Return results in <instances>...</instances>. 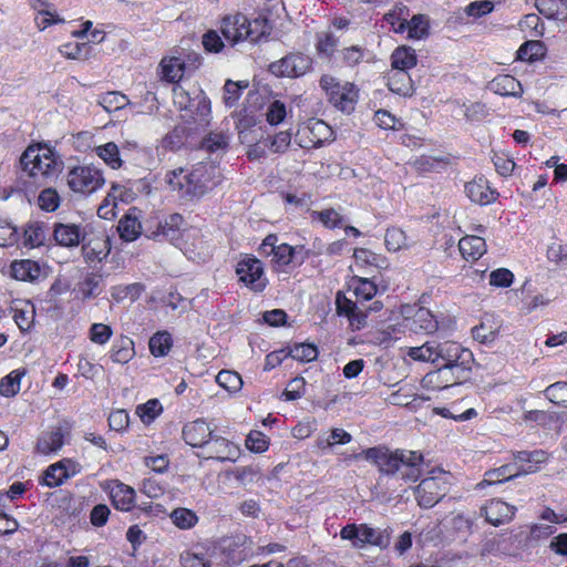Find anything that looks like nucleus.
<instances>
[{
    "label": "nucleus",
    "instance_id": "nucleus-1",
    "mask_svg": "<svg viewBox=\"0 0 567 567\" xmlns=\"http://www.w3.org/2000/svg\"><path fill=\"white\" fill-rule=\"evenodd\" d=\"M378 289L374 282L367 278H353L348 293L339 291L336 296L337 312L339 316L348 318L352 330H361L367 324L368 310L378 311L382 305L379 301L373 302L369 308L363 307V302L372 299Z\"/></svg>",
    "mask_w": 567,
    "mask_h": 567
},
{
    "label": "nucleus",
    "instance_id": "nucleus-2",
    "mask_svg": "<svg viewBox=\"0 0 567 567\" xmlns=\"http://www.w3.org/2000/svg\"><path fill=\"white\" fill-rule=\"evenodd\" d=\"M377 465L384 474H394L403 471V477L415 481L420 475L419 466L423 462L422 454L414 451L392 452L384 446H375L364 450L359 456Z\"/></svg>",
    "mask_w": 567,
    "mask_h": 567
},
{
    "label": "nucleus",
    "instance_id": "nucleus-3",
    "mask_svg": "<svg viewBox=\"0 0 567 567\" xmlns=\"http://www.w3.org/2000/svg\"><path fill=\"white\" fill-rule=\"evenodd\" d=\"M219 29L224 39L230 45H236L244 41L259 42L270 34L271 24L265 17L249 19L245 14L237 12L225 16L220 21Z\"/></svg>",
    "mask_w": 567,
    "mask_h": 567
},
{
    "label": "nucleus",
    "instance_id": "nucleus-4",
    "mask_svg": "<svg viewBox=\"0 0 567 567\" xmlns=\"http://www.w3.org/2000/svg\"><path fill=\"white\" fill-rule=\"evenodd\" d=\"M278 236L268 235L260 244L258 251L264 257H270L274 271L288 274L301 266L309 257V250L305 246H290L278 243Z\"/></svg>",
    "mask_w": 567,
    "mask_h": 567
},
{
    "label": "nucleus",
    "instance_id": "nucleus-5",
    "mask_svg": "<svg viewBox=\"0 0 567 567\" xmlns=\"http://www.w3.org/2000/svg\"><path fill=\"white\" fill-rule=\"evenodd\" d=\"M173 102L179 111L184 112L182 117L199 127L209 124L212 107L206 94L198 87L192 92L177 84L173 87Z\"/></svg>",
    "mask_w": 567,
    "mask_h": 567
},
{
    "label": "nucleus",
    "instance_id": "nucleus-6",
    "mask_svg": "<svg viewBox=\"0 0 567 567\" xmlns=\"http://www.w3.org/2000/svg\"><path fill=\"white\" fill-rule=\"evenodd\" d=\"M23 171L33 177H49L58 173L60 161L47 144L30 145L21 156Z\"/></svg>",
    "mask_w": 567,
    "mask_h": 567
},
{
    "label": "nucleus",
    "instance_id": "nucleus-7",
    "mask_svg": "<svg viewBox=\"0 0 567 567\" xmlns=\"http://www.w3.org/2000/svg\"><path fill=\"white\" fill-rule=\"evenodd\" d=\"M452 482V475L442 468H434L429 476L416 486L414 495L417 504L424 508H431L447 493Z\"/></svg>",
    "mask_w": 567,
    "mask_h": 567
},
{
    "label": "nucleus",
    "instance_id": "nucleus-8",
    "mask_svg": "<svg viewBox=\"0 0 567 567\" xmlns=\"http://www.w3.org/2000/svg\"><path fill=\"white\" fill-rule=\"evenodd\" d=\"M220 183V171L212 163H198L188 169V184L185 186V198L194 199L204 196Z\"/></svg>",
    "mask_w": 567,
    "mask_h": 567
},
{
    "label": "nucleus",
    "instance_id": "nucleus-9",
    "mask_svg": "<svg viewBox=\"0 0 567 567\" xmlns=\"http://www.w3.org/2000/svg\"><path fill=\"white\" fill-rule=\"evenodd\" d=\"M320 87L326 92L330 103L340 111L351 113L354 110L358 89L353 83H341L332 75L324 74L320 79Z\"/></svg>",
    "mask_w": 567,
    "mask_h": 567
},
{
    "label": "nucleus",
    "instance_id": "nucleus-10",
    "mask_svg": "<svg viewBox=\"0 0 567 567\" xmlns=\"http://www.w3.org/2000/svg\"><path fill=\"white\" fill-rule=\"evenodd\" d=\"M104 183L103 171L94 165L74 166L66 174L69 188L82 195H90L99 190Z\"/></svg>",
    "mask_w": 567,
    "mask_h": 567
},
{
    "label": "nucleus",
    "instance_id": "nucleus-11",
    "mask_svg": "<svg viewBox=\"0 0 567 567\" xmlns=\"http://www.w3.org/2000/svg\"><path fill=\"white\" fill-rule=\"evenodd\" d=\"M239 282L255 292H261L268 285L264 264L252 255H243L236 265Z\"/></svg>",
    "mask_w": 567,
    "mask_h": 567
},
{
    "label": "nucleus",
    "instance_id": "nucleus-12",
    "mask_svg": "<svg viewBox=\"0 0 567 567\" xmlns=\"http://www.w3.org/2000/svg\"><path fill=\"white\" fill-rule=\"evenodd\" d=\"M435 363L449 367L452 371H465L471 369L473 353L454 341H435Z\"/></svg>",
    "mask_w": 567,
    "mask_h": 567
},
{
    "label": "nucleus",
    "instance_id": "nucleus-13",
    "mask_svg": "<svg viewBox=\"0 0 567 567\" xmlns=\"http://www.w3.org/2000/svg\"><path fill=\"white\" fill-rule=\"evenodd\" d=\"M333 140L332 128L321 120H309L298 130L296 141L302 148L321 147Z\"/></svg>",
    "mask_w": 567,
    "mask_h": 567
},
{
    "label": "nucleus",
    "instance_id": "nucleus-14",
    "mask_svg": "<svg viewBox=\"0 0 567 567\" xmlns=\"http://www.w3.org/2000/svg\"><path fill=\"white\" fill-rule=\"evenodd\" d=\"M403 321L401 327L410 331L432 333L437 329V321L431 311L416 305H406L402 307Z\"/></svg>",
    "mask_w": 567,
    "mask_h": 567
},
{
    "label": "nucleus",
    "instance_id": "nucleus-15",
    "mask_svg": "<svg viewBox=\"0 0 567 567\" xmlns=\"http://www.w3.org/2000/svg\"><path fill=\"white\" fill-rule=\"evenodd\" d=\"M340 537L350 540L354 547L359 548L365 545L382 546L389 540L388 536L367 524H349L341 529Z\"/></svg>",
    "mask_w": 567,
    "mask_h": 567
},
{
    "label": "nucleus",
    "instance_id": "nucleus-16",
    "mask_svg": "<svg viewBox=\"0 0 567 567\" xmlns=\"http://www.w3.org/2000/svg\"><path fill=\"white\" fill-rule=\"evenodd\" d=\"M176 246L192 260L200 261L209 256L208 243L202 230L195 227L183 229Z\"/></svg>",
    "mask_w": 567,
    "mask_h": 567
},
{
    "label": "nucleus",
    "instance_id": "nucleus-17",
    "mask_svg": "<svg viewBox=\"0 0 567 567\" xmlns=\"http://www.w3.org/2000/svg\"><path fill=\"white\" fill-rule=\"evenodd\" d=\"M312 60L310 56L295 53L272 62L269 71L276 76L299 78L311 70Z\"/></svg>",
    "mask_w": 567,
    "mask_h": 567
},
{
    "label": "nucleus",
    "instance_id": "nucleus-18",
    "mask_svg": "<svg viewBox=\"0 0 567 567\" xmlns=\"http://www.w3.org/2000/svg\"><path fill=\"white\" fill-rule=\"evenodd\" d=\"M240 453V447L234 442L213 435L199 455L206 460L234 463L239 458Z\"/></svg>",
    "mask_w": 567,
    "mask_h": 567
},
{
    "label": "nucleus",
    "instance_id": "nucleus-19",
    "mask_svg": "<svg viewBox=\"0 0 567 567\" xmlns=\"http://www.w3.org/2000/svg\"><path fill=\"white\" fill-rule=\"evenodd\" d=\"M252 542L246 536H237L235 538L223 542L224 557L217 563H226V567L238 565L252 555Z\"/></svg>",
    "mask_w": 567,
    "mask_h": 567
},
{
    "label": "nucleus",
    "instance_id": "nucleus-20",
    "mask_svg": "<svg viewBox=\"0 0 567 567\" xmlns=\"http://www.w3.org/2000/svg\"><path fill=\"white\" fill-rule=\"evenodd\" d=\"M515 514L516 507L499 498L489 499L481 507V515L493 526L509 523Z\"/></svg>",
    "mask_w": 567,
    "mask_h": 567
},
{
    "label": "nucleus",
    "instance_id": "nucleus-21",
    "mask_svg": "<svg viewBox=\"0 0 567 567\" xmlns=\"http://www.w3.org/2000/svg\"><path fill=\"white\" fill-rule=\"evenodd\" d=\"M79 472V464L70 458H64L50 465L44 473V484L49 487H56Z\"/></svg>",
    "mask_w": 567,
    "mask_h": 567
},
{
    "label": "nucleus",
    "instance_id": "nucleus-22",
    "mask_svg": "<svg viewBox=\"0 0 567 567\" xmlns=\"http://www.w3.org/2000/svg\"><path fill=\"white\" fill-rule=\"evenodd\" d=\"M213 435V430L204 420L187 423L183 429L185 442L193 447H199L202 451Z\"/></svg>",
    "mask_w": 567,
    "mask_h": 567
},
{
    "label": "nucleus",
    "instance_id": "nucleus-23",
    "mask_svg": "<svg viewBox=\"0 0 567 567\" xmlns=\"http://www.w3.org/2000/svg\"><path fill=\"white\" fill-rule=\"evenodd\" d=\"M186 64L181 55H166L158 65V74L163 81L177 83L183 79Z\"/></svg>",
    "mask_w": 567,
    "mask_h": 567
},
{
    "label": "nucleus",
    "instance_id": "nucleus-24",
    "mask_svg": "<svg viewBox=\"0 0 567 567\" xmlns=\"http://www.w3.org/2000/svg\"><path fill=\"white\" fill-rule=\"evenodd\" d=\"M65 432L61 427H52L42 432L35 444V452L42 455L58 453L64 445Z\"/></svg>",
    "mask_w": 567,
    "mask_h": 567
},
{
    "label": "nucleus",
    "instance_id": "nucleus-25",
    "mask_svg": "<svg viewBox=\"0 0 567 567\" xmlns=\"http://www.w3.org/2000/svg\"><path fill=\"white\" fill-rule=\"evenodd\" d=\"M467 197L480 205H488L496 199V192L493 190L488 181L484 177L474 178L465 185Z\"/></svg>",
    "mask_w": 567,
    "mask_h": 567
},
{
    "label": "nucleus",
    "instance_id": "nucleus-26",
    "mask_svg": "<svg viewBox=\"0 0 567 567\" xmlns=\"http://www.w3.org/2000/svg\"><path fill=\"white\" fill-rule=\"evenodd\" d=\"M110 250L109 238L105 236H94L82 247L83 257L91 265L104 260L109 256Z\"/></svg>",
    "mask_w": 567,
    "mask_h": 567
},
{
    "label": "nucleus",
    "instance_id": "nucleus-27",
    "mask_svg": "<svg viewBox=\"0 0 567 567\" xmlns=\"http://www.w3.org/2000/svg\"><path fill=\"white\" fill-rule=\"evenodd\" d=\"M458 379L460 377H455V371H452L451 368L441 367L435 371L426 373L422 383L430 390H443L456 384Z\"/></svg>",
    "mask_w": 567,
    "mask_h": 567
},
{
    "label": "nucleus",
    "instance_id": "nucleus-28",
    "mask_svg": "<svg viewBox=\"0 0 567 567\" xmlns=\"http://www.w3.org/2000/svg\"><path fill=\"white\" fill-rule=\"evenodd\" d=\"M110 495L113 505L120 511L127 512L132 509L135 504V489L118 481L112 483Z\"/></svg>",
    "mask_w": 567,
    "mask_h": 567
},
{
    "label": "nucleus",
    "instance_id": "nucleus-29",
    "mask_svg": "<svg viewBox=\"0 0 567 567\" xmlns=\"http://www.w3.org/2000/svg\"><path fill=\"white\" fill-rule=\"evenodd\" d=\"M494 10V3L489 0H477L468 3L455 12L457 22L467 24L476 19L487 16Z\"/></svg>",
    "mask_w": 567,
    "mask_h": 567
},
{
    "label": "nucleus",
    "instance_id": "nucleus-30",
    "mask_svg": "<svg viewBox=\"0 0 567 567\" xmlns=\"http://www.w3.org/2000/svg\"><path fill=\"white\" fill-rule=\"evenodd\" d=\"M13 312V320L22 332H28L34 324L35 308L34 305L28 300H18L11 307Z\"/></svg>",
    "mask_w": 567,
    "mask_h": 567
},
{
    "label": "nucleus",
    "instance_id": "nucleus-31",
    "mask_svg": "<svg viewBox=\"0 0 567 567\" xmlns=\"http://www.w3.org/2000/svg\"><path fill=\"white\" fill-rule=\"evenodd\" d=\"M489 90L502 96L519 97L523 86L518 80L508 74L497 75L489 82Z\"/></svg>",
    "mask_w": 567,
    "mask_h": 567
},
{
    "label": "nucleus",
    "instance_id": "nucleus-32",
    "mask_svg": "<svg viewBox=\"0 0 567 567\" xmlns=\"http://www.w3.org/2000/svg\"><path fill=\"white\" fill-rule=\"evenodd\" d=\"M109 355L114 363H128L135 355L134 341L130 337L121 336L113 342Z\"/></svg>",
    "mask_w": 567,
    "mask_h": 567
},
{
    "label": "nucleus",
    "instance_id": "nucleus-33",
    "mask_svg": "<svg viewBox=\"0 0 567 567\" xmlns=\"http://www.w3.org/2000/svg\"><path fill=\"white\" fill-rule=\"evenodd\" d=\"M10 275L17 280L34 281L41 276V267L34 260H14L10 265Z\"/></svg>",
    "mask_w": 567,
    "mask_h": 567
},
{
    "label": "nucleus",
    "instance_id": "nucleus-34",
    "mask_svg": "<svg viewBox=\"0 0 567 567\" xmlns=\"http://www.w3.org/2000/svg\"><path fill=\"white\" fill-rule=\"evenodd\" d=\"M118 233L122 239L126 241L135 240L142 233V224L140 221V212L132 208L121 218L118 223Z\"/></svg>",
    "mask_w": 567,
    "mask_h": 567
},
{
    "label": "nucleus",
    "instance_id": "nucleus-35",
    "mask_svg": "<svg viewBox=\"0 0 567 567\" xmlns=\"http://www.w3.org/2000/svg\"><path fill=\"white\" fill-rule=\"evenodd\" d=\"M458 248L466 260H477L486 252V243L478 235H467L460 240Z\"/></svg>",
    "mask_w": 567,
    "mask_h": 567
},
{
    "label": "nucleus",
    "instance_id": "nucleus-36",
    "mask_svg": "<svg viewBox=\"0 0 567 567\" xmlns=\"http://www.w3.org/2000/svg\"><path fill=\"white\" fill-rule=\"evenodd\" d=\"M499 332V323L491 315H485L480 324L473 327L472 336L481 343L493 342Z\"/></svg>",
    "mask_w": 567,
    "mask_h": 567
},
{
    "label": "nucleus",
    "instance_id": "nucleus-37",
    "mask_svg": "<svg viewBox=\"0 0 567 567\" xmlns=\"http://www.w3.org/2000/svg\"><path fill=\"white\" fill-rule=\"evenodd\" d=\"M388 86L390 91L402 96H410L414 92L408 71L392 69L388 74Z\"/></svg>",
    "mask_w": 567,
    "mask_h": 567
},
{
    "label": "nucleus",
    "instance_id": "nucleus-38",
    "mask_svg": "<svg viewBox=\"0 0 567 567\" xmlns=\"http://www.w3.org/2000/svg\"><path fill=\"white\" fill-rule=\"evenodd\" d=\"M95 155L112 169H118L123 165L120 146L114 142H107L93 148Z\"/></svg>",
    "mask_w": 567,
    "mask_h": 567
},
{
    "label": "nucleus",
    "instance_id": "nucleus-39",
    "mask_svg": "<svg viewBox=\"0 0 567 567\" xmlns=\"http://www.w3.org/2000/svg\"><path fill=\"white\" fill-rule=\"evenodd\" d=\"M417 63V56L415 50L410 47H399L391 55L392 69L409 71L413 69Z\"/></svg>",
    "mask_w": 567,
    "mask_h": 567
},
{
    "label": "nucleus",
    "instance_id": "nucleus-40",
    "mask_svg": "<svg viewBox=\"0 0 567 567\" xmlns=\"http://www.w3.org/2000/svg\"><path fill=\"white\" fill-rule=\"evenodd\" d=\"M514 467H515V465L507 464V465H503L498 468L486 472L484 480L476 485V488L482 489L486 485L502 483L504 481H507L509 478L520 475V472L518 471V468L514 470Z\"/></svg>",
    "mask_w": 567,
    "mask_h": 567
},
{
    "label": "nucleus",
    "instance_id": "nucleus-41",
    "mask_svg": "<svg viewBox=\"0 0 567 567\" xmlns=\"http://www.w3.org/2000/svg\"><path fill=\"white\" fill-rule=\"evenodd\" d=\"M435 341H426L420 347H409L402 349L404 358L409 357L413 361L435 363Z\"/></svg>",
    "mask_w": 567,
    "mask_h": 567
},
{
    "label": "nucleus",
    "instance_id": "nucleus-42",
    "mask_svg": "<svg viewBox=\"0 0 567 567\" xmlns=\"http://www.w3.org/2000/svg\"><path fill=\"white\" fill-rule=\"evenodd\" d=\"M54 238L62 246H75L80 243L81 239L80 227L73 224H59L54 228Z\"/></svg>",
    "mask_w": 567,
    "mask_h": 567
},
{
    "label": "nucleus",
    "instance_id": "nucleus-43",
    "mask_svg": "<svg viewBox=\"0 0 567 567\" xmlns=\"http://www.w3.org/2000/svg\"><path fill=\"white\" fill-rule=\"evenodd\" d=\"M405 31L411 40H422L430 34V21L424 14H415L410 21H406Z\"/></svg>",
    "mask_w": 567,
    "mask_h": 567
},
{
    "label": "nucleus",
    "instance_id": "nucleus-44",
    "mask_svg": "<svg viewBox=\"0 0 567 567\" xmlns=\"http://www.w3.org/2000/svg\"><path fill=\"white\" fill-rule=\"evenodd\" d=\"M173 347V339L167 331H158L151 337L148 348L154 357H165Z\"/></svg>",
    "mask_w": 567,
    "mask_h": 567
},
{
    "label": "nucleus",
    "instance_id": "nucleus-45",
    "mask_svg": "<svg viewBox=\"0 0 567 567\" xmlns=\"http://www.w3.org/2000/svg\"><path fill=\"white\" fill-rule=\"evenodd\" d=\"M546 54V48L538 40L527 41L517 50V59L520 61L534 62L540 60Z\"/></svg>",
    "mask_w": 567,
    "mask_h": 567
},
{
    "label": "nucleus",
    "instance_id": "nucleus-46",
    "mask_svg": "<svg viewBox=\"0 0 567 567\" xmlns=\"http://www.w3.org/2000/svg\"><path fill=\"white\" fill-rule=\"evenodd\" d=\"M310 218L313 221H319L324 227L331 229L342 227L344 224L343 216L333 208H328L323 210H312L310 213Z\"/></svg>",
    "mask_w": 567,
    "mask_h": 567
},
{
    "label": "nucleus",
    "instance_id": "nucleus-47",
    "mask_svg": "<svg viewBox=\"0 0 567 567\" xmlns=\"http://www.w3.org/2000/svg\"><path fill=\"white\" fill-rule=\"evenodd\" d=\"M97 102L109 113L120 111L130 104L127 96L117 91L101 94Z\"/></svg>",
    "mask_w": 567,
    "mask_h": 567
},
{
    "label": "nucleus",
    "instance_id": "nucleus-48",
    "mask_svg": "<svg viewBox=\"0 0 567 567\" xmlns=\"http://www.w3.org/2000/svg\"><path fill=\"white\" fill-rule=\"evenodd\" d=\"M249 85L248 81H231L227 80L224 85L223 100L227 107L235 106L243 95V91Z\"/></svg>",
    "mask_w": 567,
    "mask_h": 567
},
{
    "label": "nucleus",
    "instance_id": "nucleus-49",
    "mask_svg": "<svg viewBox=\"0 0 567 567\" xmlns=\"http://www.w3.org/2000/svg\"><path fill=\"white\" fill-rule=\"evenodd\" d=\"M24 371L13 370L0 381V394L6 398H12L19 393L21 388V379Z\"/></svg>",
    "mask_w": 567,
    "mask_h": 567
},
{
    "label": "nucleus",
    "instance_id": "nucleus-50",
    "mask_svg": "<svg viewBox=\"0 0 567 567\" xmlns=\"http://www.w3.org/2000/svg\"><path fill=\"white\" fill-rule=\"evenodd\" d=\"M167 186L177 192L179 197L185 198V186L188 184V169L176 168L168 171L165 175Z\"/></svg>",
    "mask_w": 567,
    "mask_h": 567
},
{
    "label": "nucleus",
    "instance_id": "nucleus-51",
    "mask_svg": "<svg viewBox=\"0 0 567 567\" xmlns=\"http://www.w3.org/2000/svg\"><path fill=\"white\" fill-rule=\"evenodd\" d=\"M172 523L179 529H190L198 523V516L185 507L175 508L169 515Z\"/></svg>",
    "mask_w": 567,
    "mask_h": 567
},
{
    "label": "nucleus",
    "instance_id": "nucleus-52",
    "mask_svg": "<svg viewBox=\"0 0 567 567\" xmlns=\"http://www.w3.org/2000/svg\"><path fill=\"white\" fill-rule=\"evenodd\" d=\"M288 115L286 104L280 100H272L268 103L265 116L266 121L271 126L281 124Z\"/></svg>",
    "mask_w": 567,
    "mask_h": 567
},
{
    "label": "nucleus",
    "instance_id": "nucleus-53",
    "mask_svg": "<svg viewBox=\"0 0 567 567\" xmlns=\"http://www.w3.org/2000/svg\"><path fill=\"white\" fill-rule=\"evenodd\" d=\"M408 17L409 9L404 6H398L384 16V20L395 33H403L406 28Z\"/></svg>",
    "mask_w": 567,
    "mask_h": 567
},
{
    "label": "nucleus",
    "instance_id": "nucleus-54",
    "mask_svg": "<svg viewBox=\"0 0 567 567\" xmlns=\"http://www.w3.org/2000/svg\"><path fill=\"white\" fill-rule=\"evenodd\" d=\"M339 44L338 38L330 32H321L316 38V50L320 56L331 58Z\"/></svg>",
    "mask_w": 567,
    "mask_h": 567
},
{
    "label": "nucleus",
    "instance_id": "nucleus-55",
    "mask_svg": "<svg viewBox=\"0 0 567 567\" xmlns=\"http://www.w3.org/2000/svg\"><path fill=\"white\" fill-rule=\"evenodd\" d=\"M183 217L179 214H172L165 220L159 224L161 234L167 237L169 240L178 241L179 230L183 225Z\"/></svg>",
    "mask_w": 567,
    "mask_h": 567
},
{
    "label": "nucleus",
    "instance_id": "nucleus-56",
    "mask_svg": "<svg viewBox=\"0 0 567 567\" xmlns=\"http://www.w3.org/2000/svg\"><path fill=\"white\" fill-rule=\"evenodd\" d=\"M216 382L229 393H237L243 388L241 377L235 371L221 370L216 375Z\"/></svg>",
    "mask_w": 567,
    "mask_h": 567
},
{
    "label": "nucleus",
    "instance_id": "nucleus-57",
    "mask_svg": "<svg viewBox=\"0 0 567 567\" xmlns=\"http://www.w3.org/2000/svg\"><path fill=\"white\" fill-rule=\"evenodd\" d=\"M536 8L548 19L563 14L567 9L566 0H536Z\"/></svg>",
    "mask_w": 567,
    "mask_h": 567
},
{
    "label": "nucleus",
    "instance_id": "nucleus-58",
    "mask_svg": "<svg viewBox=\"0 0 567 567\" xmlns=\"http://www.w3.org/2000/svg\"><path fill=\"white\" fill-rule=\"evenodd\" d=\"M384 243L389 251L395 252L408 247V237L402 229L391 227L385 231Z\"/></svg>",
    "mask_w": 567,
    "mask_h": 567
},
{
    "label": "nucleus",
    "instance_id": "nucleus-59",
    "mask_svg": "<svg viewBox=\"0 0 567 567\" xmlns=\"http://www.w3.org/2000/svg\"><path fill=\"white\" fill-rule=\"evenodd\" d=\"M163 411V406L158 400L152 399L144 404L136 406V414L144 424L152 423Z\"/></svg>",
    "mask_w": 567,
    "mask_h": 567
},
{
    "label": "nucleus",
    "instance_id": "nucleus-60",
    "mask_svg": "<svg viewBox=\"0 0 567 567\" xmlns=\"http://www.w3.org/2000/svg\"><path fill=\"white\" fill-rule=\"evenodd\" d=\"M60 204L61 197L54 188H44L38 196V206L44 212H55L60 207Z\"/></svg>",
    "mask_w": 567,
    "mask_h": 567
},
{
    "label": "nucleus",
    "instance_id": "nucleus-61",
    "mask_svg": "<svg viewBox=\"0 0 567 567\" xmlns=\"http://www.w3.org/2000/svg\"><path fill=\"white\" fill-rule=\"evenodd\" d=\"M545 396L554 404L567 408V382H556L544 391Z\"/></svg>",
    "mask_w": 567,
    "mask_h": 567
},
{
    "label": "nucleus",
    "instance_id": "nucleus-62",
    "mask_svg": "<svg viewBox=\"0 0 567 567\" xmlns=\"http://www.w3.org/2000/svg\"><path fill=\"white\" fill-rule=\"evenodd\" d=\"M24 245L29 247H38L41 246L45 240V230L44 228L34 223L29 224L23 233Z\"/></svg>",
    "mask_w": 567,
    "mask_h": 567
},
{
    "label": "nucleus",
    "instance_id": "nucleus-63",
    "mask_svg": "<svg viewBox=\"0 0 567 567\" xmlns=\"http://www.w3.org/2000/svg\"><path fill=\"white\" fill-rule=\"evenodd\" d=\"M288 354L300 362H311L318 355L317 347L310 343L296 344L290 349Z\"/></svg>",
    "mask_w": 567,
    "mask_h": 567
},
{
    "label": "nucleus",
    "instance_id": "nucleus-64",
    "mask_svg": "<svg viewBox=\"0 0 567 567\" xmlns=\"http://www.w3.org/2000/svg\"><path fill=\"white\" fill-rule=\"evenodd\" d=\"M113 336V330L104 323H93L89 330V339L96 344H106Z\"/></svg>",
    "mask_w": 567,
    "mask_h": 567
}]
</instances>
